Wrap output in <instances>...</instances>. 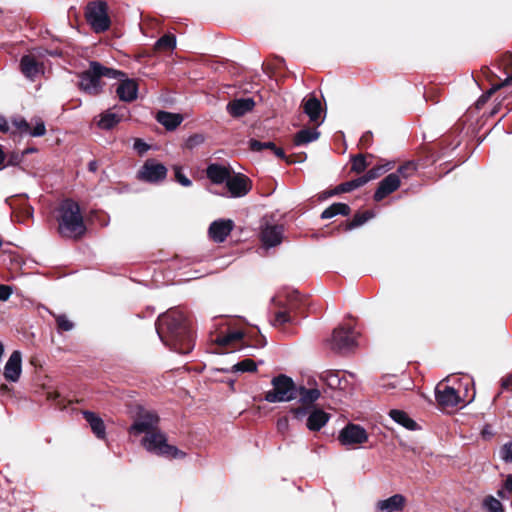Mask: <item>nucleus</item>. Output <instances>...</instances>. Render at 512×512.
Segmentation results:
<instances>
[{"mask_svg":"<svg viewBox=\"0 0 512 512\" xmlns=\"http://www.w3.org/2000/svg\"><path fill=\"white\" fill-rule=\"evenodd\" d=\"M255 107V101L252 98H239L228 102L227 112L234 118H239L251 112Z\"/></svg>","mask_w":512,"mask_h":512,"instance_id":"nucleus-21","label":"nucleus"},{"mask_svg":"<svg viewBox=\"0 0 512 512\" xmlns=\"http://www.w3.org/2000/svg\"><path fill=\"white\" fill-rule=\"evenodd\" d=\"M501 387L502 389L512 391V374H507L501 379Z\"/></svg>","mask_w":512,"mask_h":512,"instance_id":"nucleus-55","label":"nucleus"},{"mask_svg":"<svg viewBox=\"0 0 512 512\" xmlns=\"http://www.w3.org/2000/svg\"><path fill=\"white\" fill-rule=\"evenodd\" d=\"M272 389L264 393L270 403L289 402V410L294 416H331L328 410H336L328 402L326 393L317 388L296 385L293 379L279 374L271 380Z\"/></svg>","mask_w":512,"mask_h":512,"instance_id":"nucleus-1","label":"nucleus"},{"mask_svg":"<svg viewBox=\"0 0 512 512\" xmlns=\"http://www.w3.org/2000/svg\"><path fill=\"white\" fill-rule=\"evenodd\" d=\"M368 166L369 163L366 161L364 155L358 154L351 157V172L361 174L367 169Z\"/></svg>","mask_w":512,"mask_h":512,"instance_id":"nucleus-37","label":"nucleus"},{"mask_svg":"<svg viewBox=\"0 0 512 512\" xmlns=\"http://www.w3.org/2000/svg\"><path fill=\"white\" fill-rule=\"evenodd\" d=\"M123 76H118L116 94L123 102H133L138 97V83L135 79L127 78L126 73L122 72Z\"/></svg>","mask_w":512,"mask_h":512,"instance_id":"nucleus-12","label":"nucleus"},{"mask_svg":"<svg viewBox=\"0 0 512 512\" xmlns=\"http://www.w3.org/2000/svg\"><path fill=\"white\" fill-rule=\"evenodd\" d=\"M16 200V197H12L7 199L6 201L13 209L12 216L15 218V220L19 223H26L33 217V207L28 204H21V206L17 208L15 205Z\"/></svg>","mask_w":512,"mask_h":512,"instance_id":"nucleus-25","label":"nucleus"},{"mask_svg":"<svg viewBox=\"0 0 512 512\" xmlns=\"http://www.w3.org/2000/svg\"><path fill=\"white\" fill-rule=\"evenodd\" d=\"M58 232L64 238L79 240L86 234L87 228L78 202L64 199L58 207Z\"/></svg>","mask_w":512,"mask_h":512,"instance_id":"nucleus-4","label":"nucleus"},{"mask_svg":"<svg viewBox=\"0 0 512 512\" xmlns=\"http://www.w3.org/2000/svg\"><path fill=\"white\" fill-rule=\"evenodd\" d=\"M159 418H137L130 426L129 434L141 437V446L150 454L165 459H182L186 453L169 444L167 435L158 427Z\"/></svg>","mask_w":512,"mask_h":512,"instance_id":"nucleus-3","label":"nucleus"},{"mask_svg":"<svg viewBox=\"0 0 512 512\" xmlns=\"http://www.w3.org/2000/svg\"><path fill=\"white\" fill-rule=\"evenodd\" d=\"M133 416H157L156 414H153L152 412L146 410L144 407L140 405H136V412Z\"/></svg>","mask_w":512,"mask_h":512,"instance_id":"nucleus-58","label":"nucleus"},{"mask_svg":"<svg viewBox=\"0 0 512 512\" xmlns=\"http://www.w3.org/2000/svg\"><path fill=\"white\" fill-rule=\"evenodd\" d=\"M0 131L7 133L9 131L8 121L4 116H0Z\"/></svg>","mask_w":512,"mask_h":512,"instance_id":"nucleus-61","label":"nucleus"},{"mask_svg":"<svg viewBox=\"0 0 512 512\" xmlns=\"http://www.w3.org/2000/svg\"><path fill=\"white\" fill-rule=\"evenodd\" d=\"M497 91L498 87L495 84H493L492 87L481 96L479 101L485 102L490 97H492Z\"/></svg>","mask_w":512,"mask_h":512,"instance_id":"nucleus-56","label":"nucleus"},{"mask_svg":"<svg viewBox=\"0 0 512 512\" xmlns=\"http://www.w3.org/2000/svg\"><path fill=\"white\" fill-rule=\"evenodd\" d=\"M319 378L333 390L338 389L342 391L345 390L348 385V380L344 376L341 377L339 371L326 370L320 374Z\"/></svg>","mask_w":512,"mask_h":512,"instance_id":"nucleus-24","label":"nucleus"},{"mask_svg":"<svg viewBox=\"0 0 512 512\" xmlns=\"http://www.w3.org/2000/svg\"><path fill=\"white\" fill-rule=\"evenodd\" d=\"M257 370V365L254 360L250 358H246L232 367V371L234 372H255Z\"/></svg>","mask_w":512,"mask_h":512,"instance_id":"nucleus-42","label":"nucleus"},{"mask_svg":"<svg viewBox=\"0 0 512 512\" xmlns=\"http://www.w3.org/2000/svg\"><path fill=\"white\" fill-rule=\"evenodd\" d=\"M388 416H408L407 413L403 410H399V409H391L389 412H388Z\"/></svg>","mask_w":512,"mask_h":512,"instance_id":"nucleus-63","label":"nucleus"},{"mask_svg":"<svg viewBox=\"0 0 512 512\" xmlns=\"http://www.w3.org/2000/svg\"><path fill=\"white\" fill-rule=\"evenodd\" d=\"M234 227V222L230 219H220L213 221L208 229L209 237L217 243L225 241Z\"/></svg>","mask_w":512,"mask_h":512,"instance_id":"nucleus-17","label":"nucleus"},{"mask_svg":"<svg viewBox=\"0 0 512 512\" xmlns=\"http://www.w3.org/2000/svg\"><path fill=\"white\" fill-rule=\"evenodd\" d=\"M351 212L349 205L345 203H333L321 213V219H330L336 215L348 216Z\"/></svg>","mask_w":512,"mask_h":512,"instance_id":"nucleus-33","label":"nucleus"},{"mask_svg":"<svg viewBox=\"0 0 512 512\" xmlns=\"http://www.w3.org/2000/svg\"><path fill=\"white\" fill-rule=\"evenodd\" d=\"M373 142V133L371 131H366L363 133L359 140V146L361 148H368L372 145Z\"/></svg>","mask_w":512,"mask_h":512,"instance_id":"nucleus-49","label":"nucleus"},{"mask_svg":"<svg viewBox=\"0 0 512 512\" xmlns=\"http://www.w3.org/2000/svg\"><path fill=\"white\" fill-rule=\"evenodd\" d=\"M285 66V60L281 57H275L274 62L263 63L262 67L265 73H275Z\"/></svg>","mask_w":512,"mask_h":512,"instance_id":"nucleus-44","label":"nucleus"},{"mask_svg":"<svg viewBox=\"0 0 512 512\" xmlns=\"http://www.w3.org/2000/svg\"><path fill=\"white\" fill-rule=\"evenodd\" d=\"M418 165L415 161H406L400 165L395 173L399 174V178L408 179L417 171Z\"/></svg>","mask_w":512,"mask_h":512,"instance_id":"nucleus-38","label":"nucleus"},{"mask_svg":"<svg viewBox=\"0 0 512 512\" xmlns=\"http://www.w3.org/2000/svg\"><path fill=\"white\" fill-rule=\"evenodd\" d=\"M11 123L21 134L25 133L33 137H40L46 133L45 124L41 119L36 121L33 128L23 117H15L11 120Z\"/></svg>","mask_w":512,"mask_h":512,"instance_id":"nucleus-20","label":"nucleus"},{"mask_svg":"<svg viewBox=\"0 0 512 512\" xmlns=\"http://www.w3.org/2000/svg\"><path fill=\"white\" fill-rule=\"evenodd\" d=\"M156 332L171 350L179 354L190 353L195 346V332L189 317L180 309H170L155 322Z\"/></svg>","mask_w":512,"mask_h":512,"instance_id":"nucleus-2","label":"nucleus"},{"mask_svg":"<svg viewBox=\"0 0 512 512\" xmlns=\"http://www.w3.org/2000/svg\"><path fill=\"white\" fill-rule=\"evenodd\" d=\"M288 428V418H278L277 429L280 432H284Z\"/></svg>","mask_w":512,"mask_h":512,"instance_id":"nucleus-59","label":"nucleus"},{"mask_svg":"<svg viewBox=\"0 0 512 512\" xmlns=\"http://www.w3.org/2000/svg\"><path fill=\"white\" fill-rule=\"evenodd\" d=\"M12 288L8 285L0 284V301H7L12 294Z\"/></svg>","mask_w":512,"mask_h":512,"instance_id":"nucleus-53","label":"nucleus"},{"mask_svg":"<svg viewBox=\"0 0 512 512\" xmlns=\"http://www.w3.org/2000/svg\"><path fill=\"white\" fill-rule=\"evenodd\" d=\"M89 422V426L92 430V432L95 434V436L99 439L105 438V424L103 422L102 418H87Z\"/></svg>","mask_w":512,"mask_h":512,"instance_id":"nucleus-41","label":"nucleus"},{"mask_svg":"<svg viewBox=\"0 0 512 512\" xmlns=\"http://www.w3.org/2000/svg\"><path fill=\"white\" fill-rule=\"evenodd\" d=\"M361 186H362V184L358 177L356 179L346 181V182H343V183L337 185L334 189L329 191L327 194H328V196H333V195H339L342 193H348V192H351Z\"/></svg>","mask_w":512,"mask_h":512,"instance_id":"nucleus-35","label":"nucleus"},{"mask_svg":"<svg viewBox=\"0 0 512 512\" xmlns=\"http://www.w3.org/2000/svg\"><path fill=\"white\" fill-rule=\"evenodd\" d=\"M176 47V37L172 33L164 34L154 44V52H168Z\"/></svg>","mask_w":512,"mask_h":512,"instance_id":"nucleus-34","label":"nucleus"},{"mask_svg":"<svg viewBox=\"0 0 512 512\" xmlns=\"http://www.w3.org/2000/svg\"><path fill=\"white\" fill-rule=\"evenodd\" d=\"M249 148L250 150L254 152H260L264 149L271 150L278 158L285 157V152L282 148L277 147L274 142L268 141V142H262L257 139H250L249 140Z\"/></svg>","mask_w":512,"mask_h":512,"instance_id":"nucleus-31","label":"nucleus"},{"mask_svg":"<svg viewBox=\"0 0 512 512\" xmlns=\"http://www.w3.org/2000/svg\"><path fill=\"white\" fill-rule=\"evenodd\" d=\"M23 158H24V156L22 153L13 152V153L9 154L7 157V165L8 166L19 165L23 161Z\"/></svg>","mask_w":512,"mask_h":512,"instance_id":"nucleus-50","label":"nucleus"},{"mask_svg":"<svg viewBox=\"0 0 512 512\" xmlns=\"http://www.w3.org/2000/svg\"><path fill=\"white\" fill-rule=\"evenodd\" d=\"M481 73L488 81H493L494 79H498L499 77L495 74L488 66L481 67Z\"/></svg>","mask_w":512,"mask_h":512,"instance_id":"nucleus-54","label":"nucleus"},{"mask_svg":"<svg viewBox=\"0 0 512 512\" xmlns=\"http://www.w3.org/2000/svg\"><path fill=\"white\" fill-rule=\"evenodd\" d=\"M22 372V356L17 350L13 351L4 367V377L9 382H17Z\"/></svg>","mask_w":512,"mask_h":512,"instance_id":"nucleus-19","label":"nucleus"},{"mask_svg":"<svg viewBox=\"0 0 512 512\" xmlns=\"http://www.w3.org/2000/svg\"><path fill=\"white\" fill-rule=\"evenodd\" d=\"M482 505L486 512H504V508L500 500L492 495L486 496Z\"/></svg>","mask_w":512,"mask_h":512,"instance_id":"nucleus-39","label":"nucleus"},{"mask_svg":"<svg viewBox=\"0 0 512 512\" xmlns=\"http://www.w3.org/2000/svg\"><path fill=\"white\" fill-rule=\"evenodd\" d=\"M167 168L154 158H148L138 170L136 178L145 183L159 184L167 177Z\"/></svg>","mask_w":512,"mask_h":512,"instance_id":"nucleus-9","label":"nucleus"},{"mask_svg":"<svg viewBox=\"0 0 512 512\" xmlns=\"http://www.w3.org/2000/svg\"><path fill=\"white\" fill-rule=\"evenodd\" d=\"M305 158H306V154L305 153H301V154H292V155H289V156H287L285 154V157H283L282 159L285 160V162L287 164H294V163H298V162L304 161Z\"/></svg>","mask_w":512,"mask_h":512,"instance_id":"nucleus-51","label":"nucleus"},{"mask_svg":"<svg viewBox=\"0 0 512 512\" xmlns=\"http://www.w3.org/2000/svg\"><path fill=\"white\" fill-rule=\"evenodd\" d=\"M47 399L55 403L60 410L67 407V405H72V400H66L58 391H52L47 393Z\"/></svg>","mask_w":512,"mask_h":512,"instance_id":"nucleus-43","label":"nucleus"},{"mask_svg":"<svg viewBox=\"0 0 512 512\" xmlns=\"http://www.w3.org/2000/svg\"><path fill=\"white\" fill-rule=\"evenodd\" d=\"M320 132L314 128H304L298 131L293 138V144L295 146H301L319 138Z\"/></svg>","mask_w":512,"mask_h":512,"instance_id":"nucleus-32","label":"nucleus"},{"mask_svg":"<svg viewBox=\"0 0 512 512\" xmlns=\"http://www.w3.org/2000/svg\"><path fill=\"white\" fill-rule=\"evenodd\" d=\"M394 422L402 425L408 430L415 431L420 429L414 418H391Z\"/></svg>","mask_w":512,"mask_h":512,"instance_id":"nucleus-47","label":"nucleus"},{"mask_svg":"<svg viewBox=\"0 0 512 512\" xmlns=\"http://www.w3.org/2000/svg\"><path fill=\"white\" fill-rule=\"evenodd\" d=\"M504 488L508 493L512 494V474L507 475L504 481Z\"/></svg>","mask_w":512,"mask_h":512,"instance_id":"nucleus-62","label":"nucleus"},{"mask_svg":"<svg viewBox=\"0 0 512 512\" xmlns=\"http://www.w3.org/2000/svg\"><path fill=\"white\" fill-rule=\"evenodd\" d=\"M395 162L388 161L382 165H376L369 169L364 175L360 176L359 179L361 181L362 186L368 183L371 180L379 178L381 175L390 171L394 168Z\"/></svg>","mask_w":512,"mask_h":512,"instance_id":"nucleus-27","label":"nucleus"},{"mask_svg":"<svg viewBox=\"0 0 512 512\" xmlns=\"http://www.w3.org/2000/svg\"><path fill=\"white\" fill-rule=\"evenodd\" d=\"M118 76H123L122 71L108 68L97 61H92L89 64V68L80 74L78 87L88 95L96 96L103 89L102 77L116 78Z\"/></svg>","mask_w":512,"mask_h":512,"instance_id":"nucleus-6","label":"nucleus"},{"mask_svg":"<svg viewBox=\"0 0 512 512\" xmlns=\"http://www.w3.org/2000/svg\"><path fill=\"white\" fill-rule=\"evenodd\" d=\"M150 146L145 143L142 139H136L134 142V149L138 152L139 155H143L149 150Z\"/></svg>","mask_w":512,"mask_h":512,"instance_id":"nucleus-52","label":"nucleus"},{"mask_svg":"<svg viewBox=\"0 0 512 512\" xmlns=\"http://www.w3.org/2000/svg\"><path fill=\"white\" fill-rule=\"evenodd\" d=\"M85 19L95 33H102L110 28L108 5L105 1H91L86 5Z\"/></svg>","mask_w":512,"mask_h":512,"instance_id":"nucleus-8","label":"nucleus"},{"mask_svg":"<svg viewBox=\"0 0 512 512\" xmlns=\"http://www.w3.org/2000/svg\"><path fill=\"white\" fill-rule=\"evenodd\" d=\"M357 345L356 333L353 327L339 326L335 328L331 339V349L335 352H345Z\"/></svg>","mask_w":512,"mask_h":512,"instance_id":"nucleus-10","label":"nucleus"},{"mask_svg":"<svg viewBox=\"0 0 512 512\" xmlns=\"http://www.w3.org/2000/svg\"><path fill=\"white\" fill-rule=\"evenodd\" d=\"M373 217H374V212L372 210L357 212L354 214V216L351 220L344 221V222L340 223L336 227V231L338 233L350 231L356 227H359V226L365 224L368 220H370Z\"/></svg>","mask_w":512,"mask_h":512,"instance_id":"nucleus-23","label":"nucleus"},{"mask_svg":"<svg viewBox=\"0 0 512 512\" xmlns=\"http://www.w3.org/2000/svg\"><path fill=\"white\" fill-rule=\"evenodd\" d=\"M495 65L506 74L512 72V52L506 51L498 56L495 60Z\"/></svg>","mask_w":512,"mask_h":512,"instance_id":"nucleus-36","label":"nucleus"},{"mask_svg":"<svg viewBox=\"0 0 512 512\" xmlns=\"http://www.w3.org/2000/svg\"><path fill=\"white\" fill-rule=\"evenodd\" d=\"M126 112V107H119L117 109L115 106L112 109H108L100 115L97 125L103 130H111L125 118Z\"/></svg>","mask_w":512,"mask_h":512,"instance_id":"nucleus-16","label":"nucleus"},{"mask_svg":"<svg viewBox=\"0 0 512 512\" xmlns=\"http://www.w3.org/2000/svg\"><path fill=\"white\" fill-rule=\"evenodd\" d=\"M482 436L483 438L487 439V438H490L494 433L493 431L491 430L490 426H485L482 430Z\"/></svg>","mask_w":512,"mask_h":512,"instance_id":"nucleus-64","label":"nucleus"},{"mask_svg":"<svg viewBox=\"0 0 512 512\" xmlns=\"http://www.w3.org/2000/svg\"><path fill=\"white\" fill-rule=\"evenodd\" d=\"M401 185V180L398 173H390L385 176L378 184V187L373 195L376 202H380L387 196L395 192Z\"/></svg>","mask_w":512,"mask_h":512,"instance_id":"nucleus-14","label":"nucleus"},{"mask_svg":"<svg viewBox=\"0 0 512 512\" xmlns=\"http://www.w3.org/2000/svg\"><path fill=\"white\" fill-rule=\"evenodd\" d=\"M468 392V384L465 387V394L462 396L458 390L441 381L435 387L436 405L442 412L453 413L454 409L463 408L474 399L475 390L473 386L470 398H468Z\"/></svg>","mask_w":512,"mask_h":512,"instance_id":"nucleus-7","label":"nucleus"},{"mask_svg":"<svg viewBox=\"0 0 512 512\" xmlns=\"http://www.w3.org/2000/svg\"><path fill=\"white\" fill-rule=\"evenodd\" d=\"M284 233L283 225H269L262 227L260 239L264 247L270 248L279 245L282 242Z\"/></svg>","mask_w":512,"mask_h":512,"instance_id":"nucleus-15","label":"nucleus"},{"mask_svg":"<svg viewBox=\"0 0 512 512\" xmlns=\"http://www.w3.org/2000/svg\"><path fill=\"white\" fill-rule=\"evenodd\" d=\"M303 111L311 122H317L322 111L321 102L315 96H311L303 101Z\"/></svg>","mask_w":512,"mask_h":512,"instance_id":"nucleus-28","label":"nucleus"},{"mask_svg":"<svg viewBox=\"0 0 512 512\" xmlns=\"http://www.w3.org/2000/svg\"><path fill=\"white\" fill-rule=\"evenodd\" d=\"M226 187L230 195L234 198L243 197L247 195L252 189V182L246 175L237 173L230 175Z\"/></svg>","mask_w":512,"mask_h":512,"instance_id":"nucleus-13","label":"nucleus"},{"mask_svg":"<svg viewBox=\"0 0 512 512\" xmlns=\"http://www.w3.org/2000/svg\"><path fill=\"white\" fill-rule=\"evenodd\" d=\"M206 174L212 183L222 184L227 182L230 176V171L224 166L213 163L207 167Z\"/></svg>","mask_w":512,"mask_h":512,"instance_id":"nucleus-26","label":"nucleus"},{"mask_svg":"<svg viewBox=\"0 0 512 512\" xmlns=\"http://www.w3.org/2000/svg\"><path fill=\"white\" fill-rule=\"evenodd\" d=\"M500 458L506 463H512V442L505 443L499 451Z\"/></svg>","mask_w":512,"mask_h":512,"instance_id":"nucleus-48","label":"nucleus"},{"mask_svg":"<svg viewBox=\"0 0 512 512\" xmlns=\"http://www.w3.org/2000/svg\"><path fill=\"white\" fill-rule=\"evenodd\" d=\"M338 440L343 446L359 445L368 440V433L360 425L350 423L340 431Z\"/></svg>","mask_w":512,"mask_h":512,"instance_id":"nucleus-11","label":"nucleus"},{"mask_svg":"<svg viewBox=\"0 0 512 512\" xmlns=\"http://www.w3.org/2000/svg\"><path fill=\"white\" fill-rule=\"evenodd\" d=\"M56 321L57 330L59 332L71 331L74 328V323L68 319L65 314L51 313Z\"/></svg>","mask_w":512,"mask_h":512,"instance_id":"nucleus-40","label":"nucleus"},{"mask_svg":"<svg viewBox=\"0 0 512 512\" xmlns=\"http://www.w3.org/2000/svg\"><path fill=\"white\" fill-rule=\"evenodd\" d=\"M174 170V178L175 181L184 187H189L192 185L191 180L183 173L182 168L180 166L175 165L173 167Z\"/></svg>","mask_w":512,"mask_h":512,"instance_id":"nucleus-46","label":"nucleus"},{"mask_svg":"<svg viewBox=\"0 0 512 512\" xmlns=\"http://www.w3.org/2000/svg\"><path fill=\"white\" fill-rule=\"evenodd\" d=\"M244 338V333L242 331L236 330L227 333L226 335H218L213 341L220 347H234L236 344L240 343Z\"/></svg>","mask_w":512,"mask_h":512,"instance_id":"nucleus-30","label":"nucleus"},{"mask_svg":"<svg viewBox=\"0 0 512 512\" xmlns=\"http://www.w3.org/2000/svg\"><path fill=\"white\" fill-rule=\"evenodd\" d=\"M276 305L278 309L271 323L275 327H282L285 324L296 323L298 317H305L309 304L307 297L298 291H292L287 293L284 299L278 298Z\"/></svg>","mask_w":512,"mask_h":512,"instance_id":"nucleus-5","label":"nucleus"},{"mask_svg":"<svg viewBox=\"0 0 512 512\" xmlns=\"http://www.w3.org/2000/svg\"><path fill=\"white\" fill-rule=\"evenodd\" d=\"M406 503V498L402 494H394L391 497L379 500L375 504L376 512H398L401 511Z\"/></svg>","mask_w":512,"mask_h":512,"instance_id":"nucleus-22","label":"nucleus"},{"mask_svg":"<svg viewBox=\"0 0 512 512\" xmlns=\"http://www.w3.org/2000/svg\"><path fill=\"white\" fill-rule=\"evenodd\" d=\"M330 418H306V427L311 431H319Z\"/></svg>","mask_w":512,"mask_h":512,"instance_id":"nucleus-45","label":"nucleus"},{"mask_svg":"<svg viewBox=\"0 0 512 512\" xmlns=\"http://www.w3.org/2000/svg\"><path fill=\"white\" fill-rule=\"evenodd\" d=\"M498 87V90L501 88L512 85V74L508 75L501 83L495 84Z\"/></svg>","mask_w":512,"mask_h":512,"instance_id":"nucleus-60","label":"nucleus"},{"mask_svg":"<svg viewBox=\"0 0 512 512\" xmlns=\"http://www.w3.org/2000/svg\"><path fill=\"white\" fill-rule=\"evenodd\" d=\"M21 73L31 81H34L40 74H43V64L36 60L35 56L28 54L20 60Z\"/></svg>","mask_w":512,"mask_h":512,"instance_id":"nucleus-18","label":"nucleus"},{"mask_svg":"<svg viewBox=\"0 0 512 512\" xmlns=\"http://www.w3.org/2000/svg\"><path fill=\"white\" fill-rule=\"evenodd\" d=\"M203 141V137L201 135L195 134L193 136H190L187 140V146L189 148H192L194 145L199 144Z\"/></svg>","mask_w":512,"mask_h":512,"instance_id":"nucleus-57","label":"nucleus"},{"mask_svg":"<svg viewBox=\"0 0 512 512\" xmlns=\"http://www.w3.org/2000/svg\"><path fill=\"white\" fill-rule=\"evenodd\" d=\"M156 119L161 125H163L167 130L170 131L176 129L183 121V118L180 114L170 113L166 111H159L157 113Z\"/></svg>","mask_w":512,"mask_h":512,"instance_id":"nucleus-29","label":"nucleus"}]
</instances>
